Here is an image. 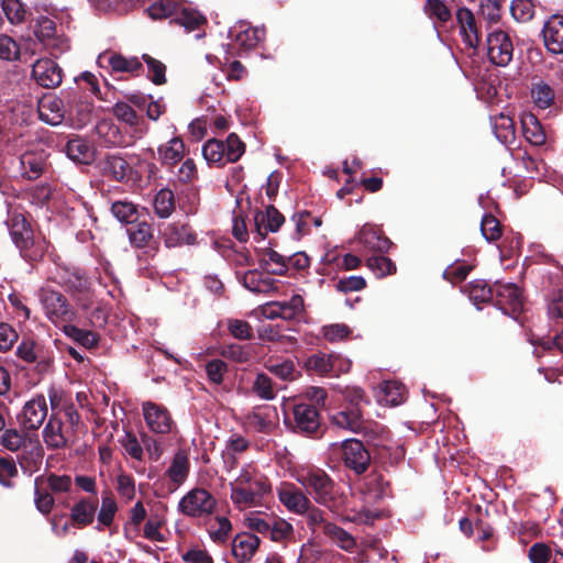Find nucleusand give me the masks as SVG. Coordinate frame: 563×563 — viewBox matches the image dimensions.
<instances>
[{
  "label": "nucleus",
  "mask_w": 563,
  "mask_h": 563,
  "mask_svg": "<svg viewBox=\"0 0 563 563\" xmlns=\"http://www.w3.org/2000/svg\"><path fill=\"white\" fill-rule=\"evenodd\" d=\"M47 417V402L43 395H37L26 401L18 420L22 430L7 429L1 434L0 443L11 452H18L22 468L35 471L42 464L44 449L36 431Z\"/></svg>",
  "instance_id": "1"
},
{
  "label": "nucleus",
  "mask_w": 563,
  "mask_h": 563,
  "mask_svg": "<svg viewBox=\"0 0 563 563\" xmlns=\"http://www.w3.org/2000/svg\"><path fill=\"white\" fill-rule=\"evenodd\" d=\"M229 485L230 498L239 509L260 505L272 489L268 478L251 464L242 467Z\"/></svg>",
  "instance_id": "2"
},
{
  "label": "nucleus",
  "mask_w": 563,
  "mask_h": 563,
  "mask_svg": "<svg viewBox=\"0 0 563 563\" xmlns=\"http://www.w3.org/2000/svg\"><path fill=\"white\" fill-rule=\"evenodd\" d=\"M71 487L73 478L66 474L51 473L35 477L34 504L36 509L43 515L49 514L55 505L53 495L68 493Z\"/></svg>",
  "instance_id": "3"
},
{
  "label": "nucleus",
  "mask_w": 563,
  "mask_h": 563,
  "mask_svg": "<svg viewBox=\"0 0 563 563\" xmlns=\"http://www.w3.org/2000/svg\"><path fill=\"white\" fill-rule=\"evenodd\" d=\"M296 481L313 497L327 507H336L335 486L330 476L321 468L307 467L297 473Z\"/></svg>",
  "instance_id": "4"
},
{
  "label": "nucleus",
  "mask_w": 563,
  "mask_h": 563,
  "mask_svg": "<svg viewBox=\"0 0 563 563\" xmlns=\"http://www.w3.org/2000/svg\"><path fill=\"white\" fill-rule=\"evenodd\" d=\"M147 11L154 20L172 18L188 32L198 29L206 21L198 11L186 8L176 0H158L150 5Z\"/></svg>",
  "instance_id": "5"
},
{
  "label": "nucleus",
  "mask_w": 563,
  "mask_h": 563,
  "mask_svg": "<svg viewBox=\"0 0 563 563\" xmlns=\"http://www.w3.org/2000/svg\"><path fill=\"white\" fill-rule=\"evenodd\" d=\"M38 299L47 319L55 325H63L75 319V312L66 297L48 287L38 291Z\"/></svg>",
  "instance_id": "6"
},
{
  "label": "nucleus",
  "mask_w": 563,
  "mask_h": 563,
  "mask_svg": "<svg viewBox=\"0 0 563 563\" xmlns=\"http://www.w3.org/2000/svg\"><path fill=\"white\" fill-rule=\"evenodd\" d=\"M217 500L205 488L196 487L181 497L178 503V511L190 518H205L213 514Z\"/></svg>",
  "instance_id": "7"
},
{
  "label": "nucleus",
  "mask_w": 563,
  "mask_h": 563,
  "mask_svg": "<svg viewBox=\"0 0 563 563\" xmlns=\"http://www.w3.org/2000/svg\"><path fill=\"white\" fill-rule=\"evenodd\" d=\"M455 22L462 44L475 54L482 43V30L474 12L465 5L459 7L455 11Z\"/></svg>",
  "instance_id": "8"
},
{
  "label": "nucleus",
  "mask_w": 563,
  "mask_h": 563,
  "mask_svg": "<svg viewBox=\"0 0 563 563\" xmlns=\"http://www.w3.org/2000/svg\"><path fill=\"white\" fill-rule=\"evenodd\" d=\"M486 49L489 62L496 66L509 65L514 56V44L509 34L496 29L487 32Z\"/></svg>",
  "instance_id": "9"
},
{
  "label": "nucleus",
  "mask_w": 563,
  "mask_h": 563,
  "mask_svg": "<svg viewBox=\"0 0 563 563\" xmlns=\"http://www.w3.org/2000/svg\"><path fill=\"white\" fill-rule=\"evenodd\" d=\"M279 418L276 407L261 405L244 416V427L252 432L272 433L278 427Z\"/></svg>",
  "instance_id": "10"
},
{
  "label": "nucleus",
  "mask_w": 563,
  "mask_h": 563,
  "mask_svg": "<svg viewBox=\"0 0 563 563\" xmlns=\"http://www.w3.org/2000/svg\"><path fill=\"white\" fill-rule=\"evenodd\" d=\"M342 461L345 467L354 471L357 475L363 474L371 462V455L363 442L350 439L342 442Z\"/></svg>",
  "instance_id": "11"
},
{
  "label": "nucleus",
  "mask_w": 563,
  "mask_h": 563,
  "mask_svg": "<svg viewBox=\"0 0 563 563\" xmlns=\"http://www.w3.org/2000/svg\"><path fill=\"white\" fill-rule=\"evenodd\" d=\"M142 411L146 426L152 432L167 434L172 431L174 421L164 406L146 401L142 406Z\"/></svg>",
  "instance_id": "12"
},
{
  "label": "nucleus",
  "mask_w": 563,
  "mask_h": 563,
  "mask_svg": "<svg viewBox=\"0 0 563 563\" xmlns=\"http://www.w3.org/2000/svg\"><path fill=\"white\" fill-rule=\"evenodd\" d=\"M277 496L287 510L297 515L306 514L311 506L310 499L292 483H280Z\"/></svg>",
  "instance_id": "13"
},
{
  "label": "nucleus",
  "mask_w": 563,
  "mask_h": 563,
  "mask_svg": "<svg viewBox=\"0 0 563 563\" xmlns=\"http://www.w3.org/2000/svg\"><path fill=\"white\" fill-rule=\"evenodd\" d=\"M34 34L44 46L52 51L63 52L68 48L67 41L56 35L55 22L47 16H40L36 20Z\"/></svg>",
  "instance_id": "14"
},
{
  "label": "nucleus",
  "mask_w": 563,
  "mask_h": 563,
  "mask_svg": "<svg viewBox=\"0 0 563 563\" xmlns=\"http://www.w3.org/2000/svg\"><path fill=\"white\" fill-rule=\"evenodd\" d=\"M32 76L42 87L55 88L62 82V68L53 59H38L33 65Z\"/></svg>",
  "instance_id": "15"
},
{
  "label": "nucleus",
  "mask_w": 563,
  "mask_h": 563,
  "mask_svg": "<svg viewBox=\"0 0 563 563\" xmlns=\"http://www.w3.org/2000/svg\"><path fill=\"white\" fill-rule=\"evenodd\" d=\"M295 429L298 432L311 434L320 427L318 408L310 404H297L292 408Z\"/></svg>",
  "instance_id": "16"
},
{
  "label": "nucleus",
  "mask_w": 563,
  "mask_h": 563,
  "mask_svg": "<svg viewBox=\"0 0 563 563\" xmlns=\"http://www.w3.org/2000/svg\"><path fill=\"white\" fill-rule=\"evenodd\" d=\"M42 433L48 449L58 450L69 446L70 431L64 428L63 421L56 416L49 417Z\"/></svg>",
  "instance_id": "17"
},
{
  "label": "nucleus",
  "mask_w": 563,
  "mask_h": 563,
  "mask_svg": "<svg viewBox=\"0 0 563 563\" xmlns=\"http://www.w3.org/2000/svg\"><path fill=\"white\" fill-rule=\"evenodd\" d=\"M163 239L166 247H178L185 244L194 245L197 241V235L192 228L187 223L174 222L169 223L164 232Z\"/></svg>",
  "instance_id": "18"
},
{
  "label": "nucleus",
  "mask_w": 563,
  "mask_h": 563,
  "mask_svg": "<svg viewBox=\"0 0 563 563\" xmlns=\"http://www.w3.org/2000/svg\"><path fill=\"white\" fill-rule=\"evenodd\" d=\"M545 47L553 54L563 53V15H552L542 30Z\"/></svg>",
  "instance_id": "19"
},
{
  "label": "nucleus",
  "mask_w": 563,
  "mask_h": 563,
  "mask_svg": "<svg viewBox=\"0 0 563 563\" xmlns=\"http://www.w3.org/2000/svg\"><path fill=\"white\" fill-rule=\"evenodd\" d=\"M331 422L339 429L358 433L365 430L362 409L347 406L344 410L338 411L331 417Z\"/></svg>",
  "instance_id": "20"
},
{
  "label": "nucleus",
  "mask_w": 563,
  "mask_h": 563,
  "mask_svg": "<svg viewBox=\"0 0 563 563\" xmlns=\"http://www.w3.org/2000/svg\"><path fill=\"white\" fill-rule=\"evenodd\" d=\"M98 500L96 497H81L70 508V520L79 528L89 526L93 522Z\"/></svg>",
  "instance_id": "21"
},
{
  "label": "nucleus",
  "mask_w": 563,
  "mask_h": 563,
  "mask_svg": "<svg viewBox=\"0 0 563 563\" xmlns=\"http://www.w3.org/2000/svg\"><path fill=\"white\" fill-rule=\"evenodd\" d=\"M9 231L13 243L23 252L32 244V230L22 214L13 213L8 220Z\"/></svg>",
  "instance_id": "22"
},
{
  "label": "nucleus",
  "mask_w": 563,
  "mask_h": 563,
  "mask_svg": "<svg viewBox=\"0 0 563 563\" xmlns=\"http://www.w3.org/2000/svg\"><path fill=\"white\" fill-rule=\"evenodd\" d=\"M230 34L241 48L247 51L264 38L265 31L261 27H251L249 23L241 21L230 30Z\"/></svg>",
  "instance_id": "23"
},
{
  "label": "nucleus",
  "mask_w": 563,
  "mask_h": 563,
  "mask_svg": "<svg viewBox=\"0 0 563 563\" xmlns=\"http://www.w3.org/2000/svg\"><path fill=\"white\" fill-rule=\"evenodd\" d=\"M284 221V216L274 206H268L265 211H256L254 216L255 230L261 239L267 232L278 231Z\"/></svg>",
  "instance_id": "24"
},
{
  "label": "nucleus",
  "mask_w": 563,
  "mask_h": 563,
  "mask_svg": "<svg viewBox=\"0 0 563 563\" xmlns=\"http://www.w3.org/2000/svg\"><path fill=\"white\" fill-rule=\"evenodd\" d=\"M260 542V538L253 533H239L232 541V555L239 563L249 562L258 549Z\"/></svg>",
  "instance_id": "25"
},
{
  "label": "nucleus",
  "mask_w": 563,
  "mask_h": 563,
  "mask_svg": "<svg viewBox=\"0 0 563 563\" xmlns=\"http://www.w3.org/2000/svg\"><path fill=\"white\" fill-rule=\"evenodd\" d=\"M497 302L503 309H510L511 312H520L523 309V297L520 288L515 284H503L496 286Z\"/></svg>",
  "instance_id": "26"
},
{
  "label": "nucleus",
  "mask_w": 563,
  "mask_h": 563,
  "mask_svg": "<svg viewBox=\"0 0 563 563\" xmlns=\"http://www.w3.org/2000/svg\"><path fill=\"white\" fill-rule=\"evenodd\" d=\"M189 471L190 461L188 454L185 451L179 450L174 454L170 464L165 472V476L170 481L174 487L177 488L186 482Z\"/></svg>",
  "instance_id": "27"
},
{
  "label": "nucleus",
  "mask_w": 563,
  "mask_h": 563,
  "mask_svg": "<svg viewBox=\"0 0 563 563\" xmlns=\"http://www.w3.org/2000/svg\"><path fill=\"white\" fill-rule=\"evenodd\" d=\"M185 150L183 140L175 136L157 147L158 159L162 165L174 167L183 161Z\"/></svg>",
  "instance_id": "28"
},
{
  "label": "nucleus",
  "mask_w": 563,
  "mask_h": 563,
  "mask_svg": "<svg viewBox=\"0 0 563 563\" xmlns=\"http://www.w3.org/2000/svg\"><path fill=\"white\" fill-rule=\"evenodd\" d=\"M56 279L71 292L85 294L89 290V282L78 268H60Z\"/></svg>",
  "instance_id": "29"
},
{
  "label": "nucleus",
  "mask_w": 563,
  "mask_h": 563,
  "mask_svg": "<svg viewBox=\"0 0 563 563\" xmlns=\"http://www.w3.org/2000/svg\"><path fill=\"white\" fill-rule=\"evenodd\" d=\"M241 280L246 289L255 294H268L276 290V280L257 269L245 272Z\"/></svg>",
  "instance_id": "30"
},
{
  "label": "nucleus",
  "mask_w": 563,
  "mask_h": 563,
  "mask_svg": "<svg viewBox=\"0 0 563 563\" xmlns=\"http://www.w3.org/2000/svg\"><path fill=\"white\" fill-rule=\"evenodd\" d=\"M358 242L368 251L386 252L390 241L377 228L365 224L358 233Z\"/></svg>",
  "instance_id": "31"
},
{
  "label": "nucleus",
  "mask_w": 563,
  "mask_h": 563,
  "mask_svg": "<svg viewBox=\"0 0 563 563\" xmlns=\"http://www.w3.org/2000/svg\"><path fill=\"white\" fill-rule=\"evenodd\" d=\"M38 114L42 121L58 125L65 117L63 100L56 97L43 99L38 104Z\"/></svg>",
  "instance_id": "32"
},
{
  "label": "nucleus",
  "mask_w": 563,
  "mask_h": 563,
  "mask_svg": "<svg viewBox=\"0 0 563 563\" xmlns=\"http://www.w3.org/2000/svg\"><path fill=\"white\" fill-rule=\"evenodd\" d=\"M260 265L269 274L284 275L288 268L287 257L273 249H264L260 253Z\"/></svg>",
  "instance_id": "33"
},
{
  "label": "nucleus",
  "mask_w": 563,
  "mask_h": 563,
  "mask_svg": "<svg viewBox=\"0 0 563 563\" xmlns=\"http://www.w3.org/2000/svg\"><path fill=\"white\" fill-rule=\"evenodd\" d=\"M67 156L80 164H89L93 159V150L90 144L80 137L71 139L66 144Z\"/></svg>",
  "instance_id": "34"
},
{
  "label": "nucleus",
  "mask_w": 563,
  "mask_h": 563,
  "mask_svg": "<svg viewBox=\"0 0 563 563\" xmlns=\"http://www.w3.org/2000/svg\"><path fill=\"white\" fill-rule=\"evenodd\" d=\"M521 125L523 135L529 143L537 146L545 143V132L534 114H525L521 119Z\"/></svg>",
  "instance_id": "35"
},
{
  "label": "nucleus",
  "mask_w": 563,
  "mask_h": 563,
  "mask_svg": "<svg viewBox=\"0 0 563 563\" xmlns=\"http://www.w3.org/2000/svg\"><path fill=\"white\" fill-rule=\"evenodd\" d=\"M102 172L114 180L122 181L130 172L128 162L118 155H108L102 162Z\"/></svg>",
  "instance_id": "36"
},
{
  "label": "nucleus",
  "mask_w": 563,
  "mask_h": 563,
  "mask_svg": "<svg viewBox=\"0 0 563 563\" xmlns=\"http://www.w3.org/2000/svg\"><path fill=\"white\" fill-rule=\"evenodd\" d=\"M323 531L342 550L352 552L355 549L356 541H355L354 537L351 533H349L347 531H345L343 528H341L334 523L328 522L324 525Z\"/></svg>",
  "instance_id": "37"
},
{
  "label": "nucleus",
  "mask_w": 563,
  "mask_h": 563,
  "mask_svg": "<svg viewBox=\"0 0 563 563\" xmlns=\"http://www.w3.org/2000/svg\"><path fill=\"white\" fill-rule=\"evenodd\" d=\"M64 333L86 349H93L99 343V335L90 330L80 329L73 324H64Z\"/></svg>",
  "instance_id": "38"
},
{
  "label": "nucleus",
  "mask_w": 563,
  "mask_h": 563,
  "mask_svg": "<svg viewBox=\"0 0 563 563\" xmlns=\"http://www.w3.org/2000/svg\"><path fill=\"white\" fill-rule=\"evenodd\" d=\"M202 155L209 165L220 167L228 163L224 153V142L217 139H210L203 144Z\"/></svg>",
  "instance_id": "39"
},
{
  "label": "nucleus",
  "mask_w": 563,
  "mask_h": 563,
  "mask_svg": "<svg viewBox=\"0 0 563 563\" xmlns=\"http://www.w3.org/2000/svg\"><path fill=\"white\" fill-rule=\"evenodd\" d=\"M153 208L159 218H168L175 210L174 194L169 189H161L154 197Z\"/></svg>",
  "instance_id": "40"
},
{
  "label": "nucleus",
  "mask_w": 563,
  "mask_h": 563,
  "mask_svg": "<svg viewBox=\"0 0 563 563\" xmlns=\"http://www.w3.org/2000/svg\"><path fill=\"white\" fill-rule=\"evenodd\" d=\"M113 71L134 73L142 68L137 57L126 58L120 54L112 53L103 56Z\"/></svg>",
  "instance_id": "41"
},
{
  "label": "nucleus",
  "mask_w": 563,
  "mask_h": 563,
  "mask_svg": "<svg viewBox=\"0 0 563 563\" xmlns=\"http://www.w3.org/2000/svg\"><path fill=\"white\" fill-rule=\"evenodd\" d=\"M274 309H279L282 319L292 320L303 311V298L300 295H294L289 300L275 301Z\"/></svg>",
  "instance_id": "42"
},
{
  "label": "nucleus",
  "mask_w": 563,
  "mask_h": 563,
  "mask_svg": "<svg viewBox=\"0 0 563 563\" xmlns=\"http://www.w3.org/2000/svg\"><path fill=\"white\" fill-rule=\"evenodd\" d=\"M382 401L397 406L405 400L406 387L396 380H387L382 385Z\"/></svg>",
  "instance_id": "43"
},
{
  "label": "nucleus",
  "mask_w": 563,
  "mask_h": 563,
  "mask_svg": "<svg viewBox=\"0 0 563 563\" xmlns=\"http://www.w3.org/2000/svg\"><path fill=\"white\" fill-rule=\"evenodd\" d=\"M111 213L122 223H133L137 219L136 206L128 200H117L111 205Z\"/></svg>",
  "instance_id": "44"
},
{
  "label": "nucleus",
  "mask_w": 563,
  "mask_h": 563,
  "mask_svg": "<svg viewBox=\"0 0 563 563\" xmlns=\"http://www.w3.org/2000/svg\"><path fill=\"white\" fill-rule=\"evenodd\" d=\"M554 96L553 88L543 81L533 84L531 88L533 102L540 109L549 108L553 103Z\"/></svg>",
  "instance_id": "45"
},
{
  "label": "nucleus",
  "mask_w": 563,
  "mask_h": 563,
  "mask_svg": "<svg viewBox=\"0 0 563 563\" xmlns=\"http://www.w3.org/2000/svg\"><path fill=\"white\" fill-rule=\"evenodd\" d=\"M130 242L135 247H144L153 239L152 225L147 222H139L128 230Z\"/></svg>",
  "instance_id": "46"
},
{
  "label": "nucleus",
  "mask_w": 563,
  "mask_h": 563,
  "mask_svg": "<svg viewBox=\"0 0 563 563\" xmlns=\"http://www.w3.org/2000/svg\"><path fill=\"white\" fill-rule=\"evenodd\" d=\"M424 11L434 22L446 23L451 20L452 13L444 0H427Z\"/></svg>",
  "instance_id": "47"
},
{
  "label": "nucleus",
  "mask_w": 563,
  "mask_h": 563,
  "mask_svg": "<svg viewBox=\"0 0 563 563\" xmlns=\"http://www.w3.org/2000/svg\"><path fill=\"white\" fill-rule=\"evenodd\" d=\"M252 391L261 399L273 400L276 397L273 380L265 373H258L252 384Z\"/></svg>",
  "instance_id": "48"
},
{
  "label": "nucleus",
  "mask_w": 563,
  "mask_h": 563,
  "mask_svg": "<svg viewBox=\"0 0 563 563\" xmlns=\"http://www.w3.org/2000/svg\"><path fill=\"white\" fill-rule=\"evenodd\" d=\"M305 367L308 372H312L320 376L330 375V354L319 352L309 356L305 362Z\"/></svg>",
  "instance_id": "49"
},
{
  "label": "nucleus",
  "mask_w": 563,
  "mask_h": 563,
  "mask_svg": "<svg viewBox=\"0 0 563 563\" xmlns=\"http://www.w3.org/2000/svg\"><path fill=\"white\" fill-rule=\"evenodd\" d=\"M118 510L117 503L113 497L104 496L101 501V507L98 511V530H102V527H110L113 522L114 515Z\"/></svg>",
  "instance_id": "50"
},
{
  "label": "nucleus",
  "mask_w": 563,
  "mask_h": 563,
  "mask_svg": "<svg viewBox=\"0 0 563 563\" xmlns=\"http://www.w3.org/2000/svg\"><path fill=\"white\" fill-rule=\"evenodd\" d=\"M466 291L470 299L476 305L489 301L493 297V289L482 279L472 282L467 286Z\"/></svg>",
  "instance_id": "51"
},
{
  "label": "nucleus",
  "mask_w": 563,
  "mask_h": 563,
  "mask_svg": "<svg viewBox=\"0 0 563 563\" xmlns=\"http://www.w3.org/2000/svg\"><path fill=\"white\" fill-rule=\"evenodd\" d=\"M496 137L504 144L515 139V124L511 118L500 114L494 123Z\"/></svg>",
  "instance_id": "52"
},
{
  "label": "nucleus",
  "mask_w": 563,
  "mask_h": 563,
  "mask_svg": "<svg viewBox=\"0 0 563 563\" xmlns=\"http://www.w3.org/2000/svg\"><path fill=\"white\" fill-rule=\"evenodd\" d=\"M2 10L12 24H19L25 20L26 9L20 0H2Z\"/></svg>",
  "instance_id": "53"
},
{
  "label": "nucleus",
  "mask_w": 563,
  "mask_h": 563,
  "mask_svg": "<svg viewBox=\"0 0 563 563\" xmlns=\"http://www.w3.org/2000/svg\"><path fill=\"white\" fill-rule=\"evenodd\" d=\"M265 368L284 380L291 379L295 372V365L291 360L277 362L269 357L265 361Z\"/></svg>",
  "instance_id": "54"
},
{
  "label": "nucleus",
  "mask_w": 563,
  "mask_h": 563,
  "mask_svg": "<svg viewBox=\"0 0 563 563\" xmlns=\"http://www.w3.org/2000/svg\"><path fill=\"white\" fill-rule=\"evenodd\" d=\"M245 152V144L235 133H230L224 142V153L228 163L238 162Z\"/></svg>",
  "instance_id": "55"
},
{
  "label": "nucleus",
  "mask_w": 563,
  "mask_h": 563,
  "mask_svg": "<svg viewBox=\"0 0 563 563\" xmlns=\"http://www.w3.org/2000/svg\"><path fill=\"white\" fill-rule=\"evenodd\" d=\"M367 267L377 276L384 277L396 272V265L383 255L372 256L367 260Z\"/></svg>",
  "instance_id": "56"
},
{
  "label": "nucleus",
  "mask_w": 563,
  "mask_h": 563,
  "mask_svg": "<svg viewBox=\"0 0 563 563\" xmlns=\"http://www.w3.org/2000/svg\"><path fill=\"white\" fill-rule=\"evenodd\" d=\"M510 12L518 22H528L534 15V4L532 0H514L510 5Z\"/></svg>",
  "instance_id": "57"
},
{
  "label": "nucleus",
  "mask_w": 563,
  "mask_h": 563,
  "mask_svg": "<svg viewBox=\"0 0 563 563\" xmlns=\"http://www.w3.org/2000/svg\"><path fill=\"white\" fill-rule=\"evenodd\" d=\"M21 54L19 43L7 34H0V59L18 60Z\"/></svg>",
  "instance_id": "58"
},
{
  "label": "nucleus",
  "mask_w": 563,
  "mask_h": 563,
  "mask_svg": "<svg viewBox=\"0 0 563 563\" xmlns=\"http://www.w3.org/2000/svg\"><path fill=\"white\" fill-rule=\"evenodd\" d=\"M294 533L292 526L284 519L273 518L268 536L273 541H284Z\"/></svg>",
  "instance_id": "59"
},
{
  "label": "nucleus",
  "mask_w": 563,
  "mask_h": 563,
  "mask_svg": "<svg viewBox=\"0 0 563 563\" xmlns=\"http://www.w3.org/2000/svg\"><path fill=\"white\" fill-rule=\"evenodd\" d=\"M479 13L488 23H497L501 16V0H479Z\"/></svg>",
  "instance_id": "60"
},
{
  "label": "nucleus",
  "mask_w": 563,
  "mask_h": 563,
  "mask_svg": "<svg viewBox=\"0 0 563 563\" xmlns=\"http://www.w3.org/2000/svg\"><path fill=\"white\" fill-rule=\"evenodd\" d=\"M273 518L274 517L262 516L258 512H252L245 518V523L251 530L268 536Z\"/></svg>",
  "instance_id": "61"
},
{
  "label": "nucleus",
  "mask_w": 563,
  "mask_h": 563,
  "mask_svg": "<svg viewBox=\"0 0 563 563\" xmlns=\"http://www.w3.org/2000/svg\"><path fill=\"white\" fill-rule=\"evenodd\" d=\"M481 231L483 236L488 241L493 242L500 238L501 230L499 222L492 214H485L482 219Z\"/></svg>",
  "instance_id": "62"
},
{
  "label": "nucleus",
  "mask_w": 563,
  "mask_h": 563,
  "mask_svg": "<svg viewBox=\"0 0 563 563\" xmlns=\"http://www.w3.org/2000/svg\"><path fill=\"white\" fill-rule=\"evenodd\" d=\"M143 59H144V62L147 65L148 76H150L151 80L154 84H156V85L164 84L166 81V78H165L166 67H165V65L162 62L151 57L147 54L143 55Z\"/></svg>",
  "instance_id": "63"
},
{
  "label": "nucleus",
  "mask_w": 563,
  "mask_h": 563,
  "mask_svg": "<svg viewBox=\"0 0 563 563\" xmlns=\"http://www.w3.org/2000/svg\"><path fill=\"white\" fill-rule=\"evenodd\" d=\"M227 372L228 365L222 360L214 358L206 364L208 379L216 385H220L223 382V376Z\"/></svg>",
  "instance_id": "64"
}]
</instances>
